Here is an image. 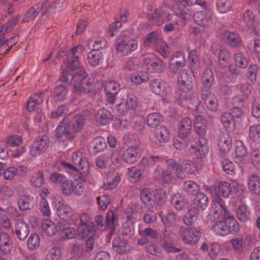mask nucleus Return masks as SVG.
Masks as SVG:
<instances>
[{
	"label": "nucleus",
	"mask_w": 260,
	"mask_h": 260,
	"mask_svg": "<svg viewBox=\"0 0 260 260\" xmlns=\"http://www.w3.org/2000/svg\"><path fill=\"white\" fill-rule=\"evenodd\" d=\"M77 232L79 236L82 238L93 236L95 232V228L93 223L90 224H79Z\"/></svg>",
	"instance_id": "nucleus-26"
},
{
	"label": "nucleus",
	"mask_w": 260,
	"mask_h": 260,
	"mask_svg": "<svg viewBox=\"0 0 260 260\" xmlns=\"http://www.w3.org/2000/svg\"><path fill=\"white\" fill-rule=\"evenodd\" d=\"M248 188L253 194L260 193V178L258 176L252 175L248 179Z\"/></svg>",
	"instance_id": "nucleus-33"
},
{
	"label": "nucleus",
	"mask_w": 260,
	"mask_h": 260,
	"mask_svg": "<svg viewBox=\"0 0 260 260\" xmlns=\"http://www.w3.org/2000/svg\"><path fill=\"white\" fill-rule=\"evenodd\" d=\"M249 133L251 140L256 142H260V125L256 124L250 126Z\"/></svg>",
	"instance_id": "nucleus-54"
},
{
	"label": "nucleus",
	"mask_w": 260,
	"mask_h": 260,
	"mask_svg": "<svg viewBox=\"0 0 260 260\" xmlns=\"http://www.w3.org/2000/svg\"><path fill=\"white\" fill-rule=\"evenodd\" d=\"M83 46L82 45H78L76 47L72 48L71 49L63 50L59 51L56 55V58L66 57L64 59L67 61V66L66 68H68L71 62L73 60L74 57H77V59L79 61L78 55H75V53L78 50L80 52L83 51Z\"/></svg>",
	"instance_id": "nucleus-13"
},
{
	"label": "nucleus",
	"mask_w": 260,
	"mask_h": 260,
	"mask_svg": "<svg viewBox=\"0 0 260 260\" xmlns=\"http://www.w3.org/2000/svg\"><path fill=\"white\" fill-rule=\"evenodd\" d=\"M127 219L126 222L123 224L122 234L130 237L134 234V225L129 216H127Z\"/></svg>",
	"instance_id": "nucleus-43"
},
{
	"label": "nucleus",
	"mask_w": 260,
	"mask_h": 260,
	"mask_svg": "<svg viewBox=\"0 0 260 260\" xmlns=\"http://www.w3.org/2000/svg\"><path fill=\"white\" fill-rule=\"evenodd\" d=\"M170 62L178 67H183L185 64V60L183 54L180 51L176 52L172 56Z\"/></svg>",
	"instance_id": "nucleus-50"
},
{
	"label": "nucleus",
	"mask_w": 260,
	"mask_h": 260,
	"mask_svg": "<svg viewBox=\"0 0 260 260\" xmlns=\"http://www.w3.org/2000/svg\"><path fill=\"white\" fill-rule=\"evenodd\" d=\"M61 252L60 248L54 247L49 251L46 255V260H59Z\"/></svg>",
	"instance_id": "nucleus-64"
},
{
	"label": "nucleus",
	"mask_w": 260,
	"mask_h": 260,
	"mask_svg": "<svg viewBox=\"0 0 260 260\" xmlns=\"http://www.w3.org/2000/svg\"><path fill=\"white\" fill-rule=\"evenodd\" d=\"M107 147L105 139L101 137L94 138L89 146V152L91 154L95 155L98 152L103 151Z\"/></svg>",
	"instance_id": "nucleus-25"
},
{
	"label": "nucleus",
	"mask_w": 260,
	"mask_h": 260,
	"mask_svg": "<svg viewBox=\"0 0 260 260\" xmlns=\"http://www.w3.org/2000/svg\"><path fill=\"white\" fill-rule=\"evenodd\" d=\"M211 229L217 235L225 236L236 234L239 231V225L234 216L224 210L223 219L212 224Z\"/></svg>",
	"instance_id": "nucleus-3"
},
{
	"label": "nucleus",
	"mask_w": 260,
	"mask_h": 260,
	"mask_svg": "<svg viewBox=\"0 0 260 260\" xmlns=\"http://www.w3.org/2000/svg\"><path fill=\"white\" fill-rule=\"evenodd\" d=\"M199 211L195 206H191L188 209V211L183 216V221L187 225H191L198 218Z\"/></svg>",
	"instance_id": "nucleus-30"
},
{
	"label": "nucleus",
	"mask_w": 260,
	"mask_h": 260,
	"mask_svg": "<svg viewBox=\"0 0 260 260\" xmlns=\"http://www.w3.org/2000/svg\"><path fill=\"white\" fill-rule=\"evenodd\" d=\"M12 233L14 232L17 238L20 241L24 240L27 237L29 229L27 224L21 219L15 221L14 230H12Z\"/></svg>",
	"instance_id": "nucleus-14"
},
{
	"label": "nucleus",
	"mask_w": 260,
	"mask_h": 260,
	"mask_svg": "<svg viewBox=\"0 0 260 260\" xmlns=\"http://www.w3.org/2000/svg\"><path fill=\"white\" fill-rule=\"evenodd\" d=\"M218 62L221 68H226L231 59V54L226 49L220 50L218 54Z\"/></svg>",
	"instance_id": "nucleus-41"
},
{
	"label": "nucleus",
	"mask_w": 260,
	"mask_h": 260,
	"mask_svg": "<svg viewBox=\"0 0 260 260\" xmlns=\"http://www.w3.org/2000/svg\"><path fill=\"white\" fill-rule=\"evenodd\" d=\"M155 48L157 52L164 58H166L169 56V46L168 44L164 41V39L161 41L160 43H158Z\"/></svg>",
	"instance_id": "nucleus-52"
},
{
	"label": "nucleus",
	"mask_w": 260,
	"mask_h": 260,
	"mask_svg": "<svg viewBox=\"0 0 260 260\" xmlns=\"http://www.w3.org/2000/svg\"><path fill=\"white\" fill-rule=\"evenodd\" d=\"M221 121L225 126H234L236 120H234L230 112H225L221 115Z\"/></svg>",
	"instance_id": "nucleus-62"
},
{
	"label": "nucleus",
	"mask_w": 260,
	"mask_h": 260,
	"mask_svg": "<svg viewBox=\"0 0 260 260\" xmlns=\"http://www.w3.org/2000/svg\"><path fill=\"white\" fill-rule=\"evenodd\" d=\"M42 228L44 233L48 236H53L57 231L54 223L49 220H46L42 222Z\"/></svg>",
	"instance_id": "nucleus-45"
},
{
	"label": "nucleus",
	"mask_w": 260,
	"mask_h": 260,
	"mask_svg": "<svg viewBox=\"0 0 260 260\" xmlns=\"http://www.w3.org/2000/svg\"><path fill=\"white\" fill-rule=\"evenodd\" d=\"M173 14L168 13L165 8L156 9L155 11L147 15L148 19L154 25H159L166 22L168 18Z\"/></svg>",
	"instance_id": "nucleus-10"
},
{
	"label": "nucleus",
	"mask_w": 260,
	"mask_h": 260,
	"mask_svg": "<svg viewBox=\"0 0 260 260\" xmlns=\"http://www.w3.org/2000/svg\"><path fill=\"white\" fill-rule=\"evenodd\" d=\"M222 39L226 44L233 47H237L241 44V39L239 35L234 32L225 31L222 34Z\"/></svg>",
	"instance_id": "nucleus-24"
},
{
	"label": "nucleus",
	"mask_w": 260,
	"mask_h": 260,
	"mask_svg": "<svg viewBox=\"0 0 260 260\" xmlns=\"http://www.w3.org/2000/svg\"><path fill=\"white\" fill-rule=\"evenodd\" d=\"M204 118L201 115L196 116L194 127L196 134L199 137L194 147L195 154L198 158L204 157L207 152L208 141L205 138L207 132V125L203 122Z\"/></svg>",
	"instance_id": "nucleus-2"
},
{
	"label": "nucleus",
	"mask_w": 260,
	"mask_h": 260,
	"mask_svg": "<svg viewBox=\"0 0 260 260\" xmlns=\"http://www.w3.org/2000/svg\"><path fill=\"white\" fill-rule=\"evenodd\" d=\"M232 140L226 134H223L219 137L218 147L221 151L228 152L232 147Z\"/></svg>",
	"instance_id": "nucleus-34"
},
{
	"label": "nucleus",
	"mask_w": 260,
	"mask_h": 260,
	"mask_svg": "<svg viewBox=\"0 0 260 260\" xmlns=\"http://www.w3.org/2000/svg\"><path fill=\"white\" fill-rule=\"evenodd\" d=\"M178 81L181 83V89L183 92L187 93L192 89V78L187 70H182L179 72Z\"/></svg>",
	"instance_id": "nucleus-15"
},
{
	"label": "nucleus",
	"mask_w": 260,
	"mask_h": 260,
	"mask_svg": "<svg viewBox=\"0 0 260 260\" xmlns=\"http://www.w3.org/2000/svg\"><path fill=\"white\" fill-rule=\"evenodd\" d=\"M170 132L165 126L160 125L155 130V137L156 139L161 143L168 142L170 138Z\"/></svg>",
	"instance_id": "nucleus-37"
},
{
	"label": "nucleus",
	"mask_w": 260,
	"mask_h": 260,
	"mask_svg": "<svg viewBox=\"0 0 260 260\" xmlns=\"http://www.w3.org/2000/svg\"><path fill=\"white\" fill-rule=\"evenodd\" d=\"M130 37L131 35L128 31H123L117 37L116 41V50L125 56L128 55L138 47L137 41L131 39Z\"/></svg>",
	"instance_id": "nucleus-4"
},
{
	"label": "nucleus",
	"mask_w": 260,
	"mask_h": 260,
	"mask_svg": "<svg viewBox=\"0 0 260 260\" xmlns=\"http://www.w3.org/2000/svg\"><path fill=\"white\" fill-rule=\"evenodd\" d=\"M251 161L256 170H260V151L258 150H252L250 153Z\"/></svg>",
	"instance_id": "nucleus-57"
},
{
	"label": "nucleus",
	"mask_w": 260,
	"mask_h": 260,
	"mask_svg": "<svg viewBox=\"0 0 260 260\" xmlns=\"http://www.w3.org/2000/svg\"><path fill=\"white\" fill-rule=\"evenodd\" d=\"M162 39L163 38L158 31H153L146 36L144 44L146 46H149L151 43H153L155 47L158 43L161 42Z\"/></svg>",
	"instance_id": "nucleus-38"
},
{
	"label": "nucleus",
	"mask_w": 260,
	"mask_h": 260,
	"mask_svg": "<svg viewBox=\"0 0 260 260\" xmlns=\"http://www.w3.org/2000/svg\"><path fill=\"white\" fill-rule=\"evenodd\" d=\"M234 59L237 66L241 68H246L248 64L247 58L241 53H235Z\"/></svg>",
	"instance_id": "nucleus-58"
},
{
	"label": "nucleus",
	"mask_w": 260,
	"mask_h": 260,
	"mask_svg": "<svg viewBox=\"0 0 260 260\" xmlns=\"http://www.w3.org/2000/svg\"><path fill=\"white\" fill-rule=\"evenodd\" d=\"M149 69L151 70V72L160 73L162 72L165 68V64L163 61L158 58H154L148 62Z\"/></svg>",
	"instance_id": "nucleus-39"
},
{
	"label": "nucleus",
	"mask_w": 260,
	"mask_h": 260,
	"mask_svg": "<svg viewBox=\"0 0 260 260\" xmlns=\"http://www.w3.org/2000/svg\"><path fill=\"white\" fill-rule=\"evenodd\" d=\"M43 7L44 5L40 3L32 6L25 13L23 21L28 22L29 20L34 19Z\"/></svg>",
	"instance_id": "nucleus-36"
},
{
	"label": "nucleus",
	"mask_w": 260,
	"mask_h": 260,
	"mask_svg": "<svg viewBox=\"0 0 260 260\" xmlns=\"http://www.w3.org/2000/svg\"><path fill=\"white\" fill-rule=\"evenodd\" d=\"M119 83L114 81L107 82L104 86L107 101L113 104L115 100L116 96L120 90Z\"/></svg>",
	"instance_id": "nucleus-12"
},
{
	"label": "nucleus",
	"mask_w": 260,
	"mask_h": 260,
	"mask_svg": "<svg viewBox=\"0 0 260 260\" xmlns=\"http://www.w3.org/2000/svg\"><path fill=\"white\" fill-rule=\"evenodd\" d=\"M56 213L57 215L63 220L77 219V217L73 215L71 208L60 202H59L58 205L56 207Z\"/></svg>",
	"instance_id": "nucleus-21"
},
{
	"label": "nucleus",
	"mask_w": 260,
	"mask_h": 260,
	"mask_svg": "<svg viewBox=\"0 0 260 260\" xmlns=\"http://www.w3.org/2000/svg\"><path fill=\"white\" fill-rule=\"evenodd\" d=\"M161 218L166 227H170L176 222L177 216L173 212H169L166 215H161Z\"/></svg>",
	"instance_id": "nucleus-55"
},
{
	"label": "nucleus",
	"mask_w": 260,
	"mask_h": 260,
	"mask_svg": "<svg viewBox=\"0 0 260 260\" xmlns=\"http://www.w3.org/2000/svg\"><path fill=\"white\" fill-rule=\"evenodd\" d=\"M167 166L175 171L176 176L179 178H184L185 174L183 171L182 161L180 163H177L172 159H169L166 160Z\"/></svg>",
	"instance_id": "nucleus-35"
},
{
	"label": "nucleus",
	"mask_w": 260,
	"mask_h": 260,
	"mask_svg": "<svg viewBox=\"0 0 260 260\" xmlns=\"http://www.w3.org/2000/svg\"><path fill=\"white\" fill-rule=\"evenodd\" d=\"M149 88L152 92L162 96H165L168 93L166 84L161 79L151 80L149 82Z\"/></svg>",
	"instance_id": "nucleus-19"
},
{
	"label": "nucleus",
	"mask_w": 260,
	"mask_h": 260,
	"mask_svg": "<svg viewBox=\"0 0 260 260\" xmlns=\"http://www.w3.org/2000/svg\"><path fill=\"white\" fill-rule=\"evenodd\" d=\"M113 115L108 110L103 108L98 111L96 114V121L101 125H104L109 124L112 120Z\"/></svg>",
	"instance_id": "nucleus-27"
},
{
	"label": "nucleus",
	"mask_w": 260,
	"mask_h": 260,
	"mask_svg": "<svg viewBox=\"0 0 260 260\" xmlns=\"http://www.w3.org/2000/svg\"><path fill=\"white\" fill-rule=\"evenodd\" d=\"M139 150L138 147L131 146L128 148L123 153V160L129 164L137 162L141 158Z\"/></svg>",
	"instance_id": "nucleus-20"
},
{
	"label": "nucleus",
	"mask_w": 260,
	"mask_h": 260,
	"mask_svg": "<svg viewBox=\"0 0 260 260\" xmlns=\"http://www.w3.org/2000/svg\"><path fill=\"white\" fill-rule=\"evenodd\" d=\"M140 198L142 203L148 209L153 208L155 204V195L150 188H145L142 189L140 193Z\"/></svg>",
	"instance_id": "nucleus-16"
},
{
	"label": "nucleus",
	"mask_w": 260,
	"mask_h": 260,
	"mask_svg": "<svg viewBox=\"0 0 260 260\" xmlns=\"http://www.w3.org/2000/svg\"><path fill=\"white\" fill-rule=\"evenodd\" d=\"M214 82V76L212 70L207 68L202 77V87L200 95L201 99H206L211 95V87Z\"/></svg>",
	"instance_id": "nucleus-6"
},
{
	"label": "nucleus",
	"mask_w": 260,
	"mask_h": 260,
	"mask_svg": "<svg viewBox=\"0 0 260 260\" xmlns=\"http://www.w3.org/2000/svg\"><path fill=\"white\" fill-rule=\"evenodd\" d=\"M139 234L141 238L137 241L139 245H143L148 243L150 240L155 239L157 237L158 233L156 231L150 228H146L143 230H139Z\"/></svg>",
	"instance_id": "nucleus-22"
},
{
	"label": "nucleus",
	"mask_w": 260,
	"mask_h": 260,
	"mask_svg": "<svg viewBox=\"0 0 260 260\" xmlns=\"http://www.w3.org/2000/svg\"><path fill=\"white\" fill-rule=\"evenodd\" d=\"M13 248V242L10 235L5 232H0V251L3 254H9Z\"/></svg>",
	"instance_id": "nucleus-18"
},
{
	"label": "nucleus",
	"mask_w": 260,
	"mask_h": 260,
	"mask_svg": "<svg viewBox=\"0 0 260 260\" xmlns=\"http://www.w3.org/2000/svg\"><path fill=\"white\" fill-rule=\"evenodd\" d=\"M236 212L237 218L241 221L245 222L249 218L250 212L246 205L240 206Z\"/></svg>",
	"instance_id": "nucleus-47"
},
{
	"label": "nucleus",
	"mask_w": 260,
	"mask_h": 260,
	"mask_svg": "<svg viewBox=\"0 0 260 260\" xmlns=\"http://www.w3.org/2000/svg\"><path fill=\"white\" fill-rule=\"evenodd\" d=\"M68 120H66L64 118H63V121L58 125L56 128L55 133V136L58 138H60L63 135H65L68 129Z\"/></svg>",
	"instance_id": "nucleus-63"
},
{
	"label": "nucleus",
	"mask_w": 260,
	"mask_h": 260,
	"mask_svg": "<svg viewBox=\"0 0 260 260\" xmlns=\"http://www.w3.org/2000/svg\"><path fill=\"white\" fill-rule=\"evenodd\" d=\"M102 52L99 51L91 50L88 55V62L92 66H96L99 64L100 59L102 57Z\"/></svg>",
	"instance_id": "nucleus-46"
},
{
	"label": "nucleus",
	"mask_w": 260,
	"mask_h": 260,
	"mask_svg": "<svg viewBox=\"0 0 260 260\" xmlns=\"http://www.w3.org/2000/svg\"><path fill=\"white\" fill-rule=\"evenodd\" d=\"M40 240L39 235L31 234L28 238L27 245L31 251H35L40 245Z\"/></svg>",
	"instance_id": "nucleus-48"
},
{
	"label": "nucleus",
	"mask_w": 260,
	"mask_h": 260,
	"mask_svg": "<svg viewBox=\"0 0 260 260\" xmlns=\"http://www.w3.org/2000/svg\"><path fill=\"white\" fill-rule=\"evenodd\" d=\"M208 204V199L203 192H198L196 194L193 200V206H195L198 211L205 210Z\"/></svg>",
	"instance_id": "nucleus-29"
},
{
	"label": "nucleus",
	"mask_w": 260,
	"mask_h": 260,
	"mask_svg": "<svg viewBox=\"0 0 260 260\" xmlns=\"http://www.w3.org/2000/svg\"><path fill=\"white\" fill-rule=\"evenodd\" d=\"M49 141L47 136L38 137L30 148V154L36 156L44 153L48 147Z\"/></svg>",
	"instance_id": "nucleus-8"
},
{
	"label": "nucleus",
	"mask_w": 260,
	"mask_h": 260,
	"mask_svg": "<svg viewBox=\"0 0 260 260\" xmlns=\"http://www.w3.org/2000/svg\"><path fill=\"white\" fill-rule=\"evenodd\" d=\"M177 3V8L175 10V13L176 16L183 20H186L189 18L191 14L189 9L187 7H182V3L185 1L173 0Z\"/></svg>",
	"instance_id": "nucleus-31"
},
{
	"label": "nucleus",
	"mask_w": 260,
	"mask_h": 260,
	"mask_svg": "<svg viewBox=\"0 0 260 260\" xmlns=\"http://www.w3.org/2000/svg\"><path fill=\"white\" fill-rule=\"evenodd\" d=\"M208 189L210 190V192L213 198V201L215 202L210 209L209 217L211 220L216 223L221 221L220 220V217L225 209H222L220 204L222 199L217 190V187L215 186L212 185Z\"/></svg>",
	"instance_id": "nucleus-5"
},
{
	"label": "nucleus",
	"mask_w": 260,
	"mask_h": 260,
	"mask_svg": "<svg viewBox=\"0 0 260 260\" xmlns=\"http://www.w3.org/2000/svg\"><path fill=\"white\" fill-rule=\"evenodd\" d=\"M67 92V87L63 84L56 86L54 90L55 98L59 100L63 99L66 95Z\"/></svg>",
	"instance_id": "nucleus-61"
},
{
	"label": "nucleus",
	"mask_w": 260,
	"mask_h": 260,
	"mask_svg": "<svg viewBox=\"0 0 260 260\" xmlns=\"http://www.w3.org/2000/svg\"><path fill=\"white\" fill-rule=\"evenodd\" d=\"M31 184L36 187H41L44 183V174L42 171H38L34 173L30 178Z\"/></svg>",
	"instance_id": "nucleus-51"
},
{
	"label": "nucleus",
	"mask_w": 260,
	"mask_h": 260,
	"mask_svg": "<svg viewBox=\"0 0 260 260\" xmlns=\"http://www.w3.org/2000/svg\"><path fill=\"white\" fill-rule=\"evenodd\" d=\"M112 247L117 253L120 254L128 253L131 250V246L127 240L119 237L113 240Z\"/></svg>",
	"instance_id": "nucleus-17"
},
{
	"label": "nucleus",
	"mask_w": 260,
	"mask_h": 260,
	"mask_svg": "<svg viewBox=\"0 0 260 260\" xmlns=\"http://www.w3.org/2000/svg\"><path fill=\"white\" fill-rule=\"evenodd\" d=\"M74 80L75 92L81 94L82 92L91 96L96 93L95 86L85 69L80 66L79 61L74 57L68 68H66L60 77V81L68 83V86Z\"/></svg>",
	"instance_id": "nucleus-1"
},
{
	"label": "nucleus",
	"mask_w": 260,
	"mask_h": 260,
	"mask_svg": "<svg viewBox=\"0 0 260 260\" xmlns=\"http://www.w3.org/2000/svg\"><path fill=\"white\" fill-rule=\"evenodd\" d=\"M192 127L191 119L187 117L181 118L178 126V136L183 139L186 138L190 133Z\"/></svg>",
	"instance_id": "nucleus-23"
},
{
	"label": "nucleus",
	"mask_w": 260,
	"mask_h": 260,
	"mask_svg": "<svg viewBox=\"0 0 260 260\" xmlns=\"http://www.w3.org/2000/svg\"><path fill=\"white\" fill-rule=\"evenodd\" d=\"M255 16L250 10H247L243 14H242L239 18L241 25L246 28L251 27L253 24Z\"/></svg>",
	"instance_id": "nucleus-32"
},
{
	"label": "nucleus",
	"mask_w": 260,
	"mask_h": 260,
	"mask_svg": "<svg viewBox=\"0 0 260 260\" xmlns=\"http://www.w3.org/2000/svg\"><path fill=\"white\" fill-rule=\"evenodd\" d=\"M115 220L114 214L112 211L107 213L105 218L102 215H98L94 217V221L96 223L101 230H110V234L115 231Z\"/></svg>",
	"instance_id": "nucleus-7"
},
{
	"label": "nucleus",
	"mask_w": 260,
	"mask_h": 260,
	"mask_svg": "<svg viewBox=\"0 0 260 260\" xmlns=\"http://www.w3.org/2000/svg\"><path fill=\"white\" fill-rule=\"evenodd\" d=\"M85 119L81 115H76L71 121V126L73 131L76 132H80L85 125Z\"/></svg>",
	"instance_id": "nucleus-40"
},
{
	"label": "nucleus",
	"mask_w": 260,
	"mask_h": 260,
	"mask_svg": "<svg viewBox=\"0 0 260 260\" xmlns=\"http://www.w3.org/2000/svg\"><path fill=\"white\" fill-rule=\"evenodd\" d=\"M31 200L30 197L21 196L17 201L19 209L21 210L30 209L31 208Z\"/></svg>",
	"instance_id": "nucleus-56"
},
{
	"label": "nucleus",
	"mask_w": 260,
	"mask_h": 260,
	"mask_svg": "<svg viewBox=\"0 0 260 260\" xmlns=\"http://www.w3.org/2000/svg\"><path fill=\"white\" fill-rule=\"evenodd\" d=\"M68 110L65 105L59 106L57 109L52 111L51 114V117L52 119L63 117L67 115Z\"/></svg>",
	"instance_id": "nucleus-60"
},
{
	"label": "nucleus",
	"mask_w": 260,
	"mask_h": 260,
	"mask_svg": "<svg viewBox=\"0 0 260 260\" xmlns=\"http://www.w3.org/2000/svg\"><path fill=\"white\" fill-rule=\"evenodd\" d=\"M183 188L189 194H196L200 190V186L196 182L188 180L184 183Z\"/></svg>",
	"instance_id": "nucleus-49"
},
{
	"label": "nucleus",
	"mask_w": 260,
	"mask_h": 260,
	"mask_svg": "<svg viewBox=\"0 0 260 260\" xmlns=\"http://www.w3.org/2000/svg\"><path fill=\"white\" fill-rule=\"evenodd\" d=\"M161 246L164 250L168 253H177L181 250L180 248L175 247L173 238L168 235L164 237L163 243Z\"/></svg>",
	"instance_id": "nucleus-28"
},
{
	"label": "nucleus",
	"mask_w": 260,
	"mask_h": 260,
	"mask_svg": "<svg viewBox=\"0 0 260 260\" xmlns=\"http://www.w3.org/2000/svg\"><path fill=\"white\" fill-rule=\"evenodd\" d=\"M235 146L236 156L240 160L246 155L247 153L246 148L241 141H236Z\"/></svg>",
	"instance_id": "nucleus-53"
},
{
	"label": "nucleus",
	"mask_w": 260,
	"mask_h": 260,
	"mask_svg": "<svg viewBox=\"0 0 260 260\" xmlns=\"http://www.w3.org/2000/svg\"><path fill=\"white\" fill-rule=\"evenodd\" d=\"M217 190L224 198H228L230 194L232 193L231 184L224 181H220L218 185Z\"/></svg>",
	"instance_id": "nucleus-44"
},
{
	"label": "nucleus",
	"mask_w": 260,
	"mask_h": 260,
	"mask_svg": "<svg viewBox=\"0 0 260 260\" xmlns=\"http://www.w3.org/2000/svg\"><path fill=\"white\" fill-rule=\"evenodd\" d=\"M193 18L197 24L204 27L209 26L213 22L211 13L206 9L196 12Z\"/></svg>",
	"instance_id": "nucleus-11"
},
{
	"label": "nucleus",
	"mask_w": 260,
	"mask_h": 260,
	"mask_svg": "<svg viewBox=\"0 0 260 260\" xmlns=\"http://www.w3.org/2000/svg\"><path fill=\"white\" fill-rule=\"evenodd\" d=\"M162 121V118L161 115L156 112L149 114L146 119L147 125L151 127H156Z\"/></svg>",
	"instance_id": "nucleus-42"
},
{
	"label": "nucleus",
	"mask_w": 260,
	"mask_h": 260,
	"mask_svg": "<svg viewBox=\"0 0 260 260\" xmlns=\"http://www.w3.org/2000/svg\"><path fill=\"white\" fill-rule=\"evenodd\" d=\"M216 6L220 13H225L230 10L232 4L228 0H217Z\"/></svg>",
	"instance_id": "nucleus-59"
},
{
	"label": "nucleus",
	"mask_w": 260,
	"mask_h": 260,
	"mask_svg": "<svg viewBox=\"0 0 260 260\" xmlns=\"http://www.w3.org/2000/svg\"><path fill=\"white\" fill-rule=\"evenodd\" d=\"M180 233L184 243L194 244L199 240L201 233L196 229L191 228L181 227Z\"/></svg>",
	"instance_id": "nucleus-9"
}]
</instances>
